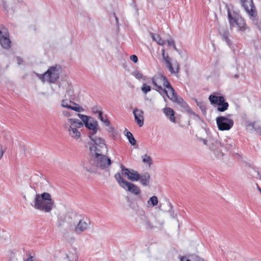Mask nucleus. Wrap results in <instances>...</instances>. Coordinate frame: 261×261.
<instances>
[{"instance_id":"f257e3e1","label":"nucleus","mask_w":261,"mask_h":261,"mask_svg":"<svg viewBox=\"0 0 261 261\" xmlns=\"http://www.w3.org/2000/svg\"><path fill=\"white\" fill-rule=\"evenodd\" d=\"M151 81L155 87L153 89L159 92L165 100L164 95H166L171 101L180 105L188 113L195 115V113L192 111L184 99L178 97L174 88L166 76L162 74L155 75L152 77Z\"/></svg>"},{"instance_id":"f03ea898","label":"nucleus","mask_w":261,"mask_h":261,"mask_svg":"<svg viewBox=\"0 0 261 261\" xmlns=\"http://www.w3.org/2000/svg\"><path fill=\"white\" fill-rule=\"evenodd\" d=\"M33 206L36 210L49 213L54 207V201L49 193L44 192L36 195Z\"/></svg>"},{"instance_id":"7ed1b4c3","label":"nucleus","mask_w":261,"mask_h":261,"mask_svg":"<svg viewBox=\"0 0 261 261\" xmlns=\"http://www.w3.org/2000/svg\"><path fill=\"white\" fill-rule=\"evenodd\" d=\"M226 7L230 30L236 28L238 32H244L247 29V25L244 19L239 13L230 9L227 5H226Z\"/></svg>"},{"instance_id":"20e7f679","label":"nucleus","mask_w":261,"mask_h":261,"mask_svg":"<svg viewBox=\"0 0 261 261\" xmlns=\"http://www.w3.org/2000/svg\"><path fill=\"white\" fill-rule=\"evenodd\" d=\"M102 152H90L91 158L89 164L93 169L100 168L105 169L111 164V160L106 155L102 154Z\"/></svg>"},{"instance_id":"39448f33","label":"nucleus","mask_w":261,"mask_h":261,"mask_svg":"<svg viewBox=\"0 0 261 261\" xmlns=\"http://www.w3.org/2000/svg\"><path fill=\"white\" fill-rule=\"evenodd\" d=\"M114 177L119 186L126 191L136 196L140 195L141 193L140 188L135 184L125 180L121 175V173L117 172L115 174Z\"/></svg>"},{"instance_id":"423d86ee","label":"nucleus","mask_w":261,"mask_h":261,"mask_svg":"<svg viewBox=\"0 0 261 261\" xmlns=\"http://www.w3.org/2000/svg\"><path fill=\"white\" fill-rule=\"evenodd\" d=\"M60 67L55 65L50 67L48 70L42 74H38L37 76L43 82L49 83H55L59 78Z\"/></svg>"},{"instance_id":"0eeeda50","label":"nucleus","mask_w":261,"mask_h":261,"mask_svg":"<svg viewBox=\"0 0 261 261\" xmlns=\"http://www.w3.org/2000/svg\"><path fill=\"white\" fill-rule=\"evenodd\" d=\"M77 115L82 120L83 125L90 131V135H94L97 133L98 123L95 119L81 114H78Z\"/></svg>"},{"instance_id":"6e6552de","label":"nucleus","mask_w":261,"mask_h":261,"mask_svg":"<svg viewBox=\"0 0 261 261\" xmlns=\"http://www.w3.org/2000/svg\"><path fill=\"white\" fill-rule=\"evenodd\" d=\"M215 147H221L224 150L231 152L234 151L236 148V142L231 138L226 137L220 142L216 141L215 144H212L211 148L215 151L216 149Z\"/></svg>"},{"instance_id":"1a4fd4ad","label":"nucleus","mask_w":261,"mask_h":261,"mask_svg":"<svg viewBox=\"0 0 261 261\" xmlns=\"http://www.w3.org/2000/svg\"><path fill=\"white\" fill-rule=\"evenodd\" d=\"M92 143H89L90 152H102V150L107 148L105 140L100 138L89 135Z\"/></svg>"},{"instance_id":"9d476101","label":"nucleus","mask_w":261,"mask_h":261,"mask_svg":"<svg viewBox=\"0 0 261 261\" xmlns=\"http://www.w3.org/2000/svg\"><path fill=\"white\" fill-rule=\"evenodd\" d=\"M208 99L211 103L213 105H217V110L219 112H223L228 109L229 104L225 101L224 97L222 96H215L210 95Z\"/></svg>"},{"instance_id":"9b49d317","label":"nucleus","mask_w":261,"mask_h":261,"mask_svg":"<svg viewBox=\"0 0 261 261\" xmlns=\"http://www.w3.org/2000/svg\"><path fill=\"white\" fill-rule=\"evenodd\" d=\"M218 128L220 130H228L233 125V120L228 117L219 116L216 118Z\"/></svg>"},{"instance_id":"f8f14e48","label":"nucleus","mask_w":261,"mask_h":261,"mask_svg":"<svg viewBox=\"0 0 261 261\" xmlns=\"http://www.w3.org/2000/svg\"><path fill=\"white\" fill-rule=\"evenodd\" d=\"M72 93V91L71 89L68 90L66 91V94L71 96ZM70 99H73L72 97H70ZM61 106L63 108H68L73 110L77 112H84V109L80 107L79 105L72 102L71 100L68 101L67 99H63L61 101Z\"/></svg>"},{"instance_id":"ddd939ff","label":"nucleus","mask_w":261,"mask_h":261,"mask_svg":"<svg viewBox=\"0 0 261 261\" xmlns=\"http://www.w3.org/2000/svg\"><path fill=\"white\" fill-rule=\"evenodd\" d=\"M121 175H124L127 178L132 181H137L139 180L140 174L138 171L132 169L126 168L123 165H120Z\"/></svg>"},{"instance_id":"4468645a","label":"nucleus","mask_w":261,"mask_h":261,"mask_svg":"<svg viewBox=\"0 0 261 261\" xmlns=\"http://www.w3.org/2000/svg\"><path fill=\"white\" fill-rule=\"evenodd\" d=\"M163 63L166 67L169 70V72L172 74H176L179 73L180 70V64L175 60L173 63L171 62V58L168 57H165L163 59Z\"/></svg>"},{"instance_id":"2eb2a0df","label":"nucleus","mask_w":261,"mask_h":261,"mask_svg":"<svg viewBox=\"0 0 261 261\" xmlns=\"http://www.w3.org/2000/svg\"><path fill=\"white\" fill-rule=\"evenodd\" d=\"M0 43L6 49L11 46V42L9 38L8 29L3 25H0Z\"/></svg>"},{"instance_id":"dca6fc26","label":"nucleus","mask_w":261,"mask_h":261,"mask_svg":"<svg viewBox=\"0 0 261 261\" xmlns=\"http://www.w3.org/2000/svg\"><path fill=\"white\" fill-rule=\"evenodd\" d=\"M241 6L250 18H254L257 16L256 9L253 1H241Z\"/></svg>"},{"instance_id":"f3484780","label":"nucleus","mask_w":261,"mask_h":261,"mask_svg":"<svg viewBox=\"0 0 261 261\" xmlns=\"http://www.w3.org/2000/svg\"><path fill=\"white\" fill-rule=\"evenodd\" d=\"M90 225V221L87 218L80 219L74 227V232L78 234L88 229Z\"/></svg>"},{"instance_id":"a211bd4d","label":"nucleus","mask_w":261,"mask_h":261,"mask_svg":"<svg viewBox=\"0 0 261 261\" xmlns=\"http://www.w3.org/2000/svg\"><path fill=\"white\" fill-rule=\"evenodd\" d=\"M219 34L222 39L226 42L229 47L233 48L234 45L230 39L231 36L228 29L226 27H222L220 28Z\"/></svg>"},{"instance_id":"6ab92c4d","label":"nucleus","mask_w":261,"mask_h":261,"mask_svg":"<svg viewBox=\"0 0 261 261\" xmlns=\"http://www.w3.org/2000/svg\"><path fill=\"white\" fill-rule=\"evenodd\" d=\"M135 120L137 124L141 127L144 124V112L142 110L135 108L133 112Z\"/></svg>"},{"instance_id":"aec40b11","label":"nucleus","mask_w":261,"mask_h":261,"mask_svg":"<svg viewBox=\"0 0 261 261\" xmlns=\"http://www.w3.org/2000/svg\"><path fill=\"white\" fill-rule=\"evenodd\" d=\"M71 126V128H80L83 127V123L82 121L77 119L67 118L63 123V127L66 128V124Z\"/></svg>"},{"instance_id":"412c9836","label":"nucleus","mask_w":261,"mask_h":261,"mask_svg":"<svg viewBox=\"0 0 261 261\" xmlns=\"http://www.w3.org/2000/svg\"><path fill=\"white\" fill-rule=\"evenodd\" d=\"M64 129L68 133L69 135L71 137L75 139H78L81 136V133L77 129L78 128H71L68 124H66V128H64Z\"/></svg>"},{"instance_id":"4be33fe9","label":"nucleus","mask_w":261,"mask_h":261,"mask_svg":"<svg viewBox=\"0 0 261 261\" xmlns=\"http://www.w3.org/2000/svg\"><path fill=\"white\" fill-rule=\"evenodd\" d=\"M163 112L165 115L169 118L170 121L174 122L175 118L174 117V111L170 108H165L163 109Z\"/></svg>"},{"instance_id":"5701e85b","label":"nucleus","mask_w":261,"mask_h":261,"mask_svg":"<svg viewBox=\"0 0 261 261\" xmlns=\"http://www.w3.org/2000/svg\"><path fill=\"white\" fill-rule=\"evenodd\" d=\"M150 175L148 173L145 172L143 174H140L139 180L140 182L143 186H147L149 184Z\"/></svg>"},{"instance_id":"b1692460","label":"nucleus","mask_w":261,"mask_h":261,"mask_svg":"<svg viewBox=\"0 0 261 261\" xmlns=\"http://www.w3.org/2000/svg\"><path fill=\"white\" fill-rule=\"evenodd\" d=\"M159 200L156 196H151L147 202V206L148 208L152 207L158 205Z\"/></svg>"},{"instance_id":"393cba45","label":"nucleus","mask_w":261,"mask_h":261,"mask_svg":"<svg viewBox=\"0 0 261 261\" xmlns=\"http://www.w3.org/2000/svg\"><path fill=\"white\" fill-rule=\"evenodd\" d=\"M150 36L152 40L156 42L159 45H164L165 44L166 41L163 40L159 35L154 34L153 33H150Z\"/></svg>"},{"instance_id":"a878e982","label":"nucleus","mask_w":261,"mask_h":261,"mask_svg":"<svg viewBox=\"0 0 261 261\" xmlns=\"http://www.w3.org/2000/svg\"><path fill=\"white\" fill-rule=\"evenodd\" d=\"M98 117L99 120L103 123L106 126H109L110 124V121L108 120L106 115H103L102 112L98 115Z\"/></svg>"},{"instance_id":"bb28decb","label":"nucleus","mask_w":261,"mask_h":261,"mask_svg":"<svg viewBox=\"0 0 261 261\" xmlns=\"http://www.w3.org/2000/svg\"><path fill=\"white\" fill-rule=\"evenodd\" d=\"M125 136L132 145L134 146L136 145V140L134 138L133 134L130 132H126L125 133Z\"/></svg>"},{"instance_id":"cd10ccee","label":"nucleus","mask_w":261,"mask_h":261,"mask_svg":"<svg viewBox=\"0 0 261 261\" xmlns=\"http://www.w3.org/2000/svg\"><path fill=\"white\" fill-rule=\"evenodd\" d=\"M142 161L144 163L147 164L149 167L152 164V159L150 156L145 154L142 156Z\"/></svg>"},{"instance_id":"c85d7f7f","label":"nucleus","mask_w":261,"mask_h":261,"mask_svg":"<svg viewBox=\"0 0 261 261\" xmlns=\"http://www.w3.org/2000/svg\"><path fill=\"white\" fill-rule=\"evenodd\" d=\"M132 75H134L138 80H146V76L143 75L141 72H140L138 70H135L134 71H133L132 72Z\"/></svg>"},{"instance_id":"c756f323","label":"nucleus","mask_w":261,"mask_h":261,"mask_svg":"<svg viewBox=\"0 0 261 261\" xmlns=\"http://www.w3.org/2000/svg\"><path fill=\"white\" fill-rule=\"evenodd\" d=\"M151 89V87L145 83L143 84L141 87V90L144 94H146L148 92L150 91Z\"/></svg>"},{"instance_id":"7c9ffc66","label":"nucleus","mask_w":261,"mask_h":261,"mask_svg":"<svg viewBox=\"0 0 261 261\" xmlns=\"http://www.w3.org/2000/svg\"><path fill=\"white\" fill-rule=\"evenodd\" d=\"M92 111L94 114L98 115L102 112V109L100 107L96 106L92 108Z\"/></svg>"},{"instance_id":"2f4dec72","label":"nucleus","mask_w":261,"mask_h":261,"mask_svg":"<svg viewBox=\"0 0 261 261\" xmlns=\"http://www.w3.org/2000/svg\"><path fill=\"white\" fill-rule=\"evenodd\" d=\"M169 206H170V209L168 210V213L170 214V215L172 218H175V215L174 213V211L172 210V206L171 203L170 202H168Z\"/></svg>"},{"instance_id":"473e14b6","label":"nucleus","mask_w":261,"mask_h":261,"mask_svg":"<svg viewBox=\"0 0 261 261\" xmlns=\"http://www.w3.org/2000/svg\"><path fill=\"white\" fill-rule=\"evenodd\" d=\"M144 223L145 226L148 228H152L153 227V226L152 225L150 221L146 217H145Z\"/></svg>"},{"instance_id":"72a5a7b5","label":"nucleus","mask_w":261,"mask_h":261,"mask_svg":"<svg viewBox=\"0 0 261 261\" xmlns=\"http://www.w3.org/2000/svg\"><path fill=\"white\" fill-rule=\"evenodd\" d=\"M191 261H204V260L197 255H191Z\"/></svg>"},{"instance_id":"f704fd0d","label":"nucleus","mask_w":261,"mask_h":261,"mask_svg":"<svg viewBox=\"0 0 261 261\" xmlns=\"http://www.w3.org/2000/svg\"><path fill=\"white\" fill-rule=\"evenodd\" d=\"M254 123H251L250 124H249L248 125H247V127H251L252 128H254L255 130L260 135H261V128L260 127H257V128H255L254 127Z\"/></svg>"},{"instance_id":"c9c22d12","label":"nucleus","mask_w":261,"mask_h":261,"mask_svg":"<svg viewBox=\"0 0 261 261\" xmlns=\"http://www.w3.org/2000/svg\"><path fill=\"white\" fill-rule=\"evenodd\" d=\"M62 115L68 118H70L69 117L71 116V114L70 112L66 110H64L62 111Z\"/></svg>"},{"instance_id":"e433bc0d","label":"nucleus","mask_w":261,"mask_h":261,"mask_svg":"<svg viewBox=\"0 0 261 261\" xmlns=\"http://www.w3.org/2000/svg\"><path fill=\"white\" fill-rule=\"evenodd\" d=\"M130 59L131 61H132L134 63H137L138 62V57L135 55L130 56Z\"/></svg>"},{"instance_id":"4c0bfd02","label":"nucleus","mask_w":261,"mask_h":261,"mask_svg":"<svg viewBox=\"0 0 261 261\" xmlns=\"http://www.w3.org/2000/svg\"><path fill=\"white\" fill-rule=\"evenodd\" d=\"M180 261H191L190 256L188 257L186 256L181 257Z\"/></svg>"},{"instance_id":"58836bf2","label":"nucleus","mask_w":261,"mask_h":261,"mask_svg":"<svg viewBox=\"0 0 261 261\" xmlns=\"http://www.w3.org/2000/svg\"><path fill=\"white\" fill-rule=\"evenodd\" d=\"M167 42L169 46H173L175 44L174 41L173 39L168 40Z\"/></svg>"},{"instance_id":"ea45409f","label":"nucleus","mask_w":261,"mask_h":261,"mask_svg":"<svg viewBox=\"0 0 261 261\" xmlns=\"http://www.w3.org/2000/svg\"><path fill=\"white\" fill-rule=\"evenodd\" d=\"M162 55L163 57V59L165 58V57H168V54H166L165 50L164 49H162Z\"/></svg>"},{"instance_id":"a19ab883","label":"nucleus","mask_w":261,"mask_h":261,"mask_svg":"<svg viewBox=\"0 0 261 261\" xmlns=\"http://www.w3.org/2000/svg\"><path fill=\"white\" fill-rule=\"evenodd\" d=\"M63 261H72L68 255H66V256L64 258Z\"/></svg>"},{"instance_id":"79ce46f5","label":"nucleus","mask_w":261,"mask_h":261,"mask_svg":"<svg viewBox=\"0 0 261 261\" xmlns=\"http://www.w3.org/2000/svg\"><path fill=\"white\" fill-rule=\"evenodd\" d=\"M16 59H17V61L18 62V64L19 65H20L21 64L22 61L20 57H17L16 58Z\"/></svg>"},{"instance_id":"37998d69","label":"nucleus","mask_w":261,"mask_h":261,"mask_svg":"<svg viewBox=\"0 0 261 261\" xmlns=\"http://www.w3.org/2000/svg\"><path fill=\"white\" fill-rule=\"evenodd\" d=\"M27 261H34L33 257L32 256H30L27 259Z\"/></svg>"},{"instance_id":"c03bdc74","label":"nucleus","mask_w":261,"mask_h":261,"mask_svg":"<svg viewBox=\"0 0 261 261\" xmlns=\"http://www.w3.org/2000/svg\"><path fill=\"white\" fill-rule=\"evenodd\" d=\"M114 16L115 17L116 23H117V24H118V19L117 17L116 16V14L115 13H114Z\"/></svg>"},{"instance_id":"a18cd8bd","label":"nucleus","mask_w":261,"mask_h":261,"mask_svg":"<svg viewBox=\"0 0 261 261\" xmlns=\"http://www.w3.org/2000/svg\"><path fill=\"white\" fill-rule=\"evenodd\" d=\"M173 48H174V50H175L176 51H178V49L176 47V46L174 44L173 46Z\"/></svg>"},{"instance_id":"49530a36","label":"nucleus","mask_w":261,"mask_h":261,"mask_svg":"<svg viewBox=\"0 0 261 261\" xmlns=\"http://www.w3.org/2000/svg\"><path fill=\"white\" fill-rule=\"evenodd\" d=\"M3 155V152L1 151H0V160L1 159V158H2Z\"/></svg>"},{"instance_id":"de8ad7c7","label":"nucleus","mask_w":261,"mask_h":261,"mask_svg":"<svg viewBox=\"0 0 261 261\" xmlns=\"http://www.w3.org/2000/svg\"><path fill=\"white\" fill-rule=\"evenodd\" d=\"M203 142L204 144H206V143H207V141L206 140H203Z\"/></svg>"},{"instance_id":"09e8293b","label":"nucleus","mask_w":261,"mask_h":261,"mask_svg":"<svg viewBox=\"0 0 261 261\" xmlns=\"http://www.w3.org/2000/svg\"><path fill=\"white\" fill-rule=\"evenodd\" d=\"M257 189L258 190H259V191L260 192V194H261V189L260 187H259L258 186H257Z\"/></svg>"},{"instance_id":"8fccbe9b","label":"nucleus","mask_w":261,"mask_h":261,"mask_svg":"<svg viewBox=\"0 0 261 261\" xmlns=\"http://www.w3.org/2000/svg\"><path fill=\"white\" fill-rule=\"evenodd\" d=\"M4 5V7L5 8V9H6V3H5V2L4 3V5Z\"/></svg>"},{"instance_id":"3c124183","label":"nucleus","mask_w":261,"mask_h":261,"mask_svg":"<svg viewBox=\"0 0 261 261\" xmlns=\"http://www.w3.org/2000/svg\"><path fill=\"white\" fill-rule=\"evenodd\" d=\"M218 155H219V154H218ZM220 155L222 156V155H223L222 153H221H221H220Z\"/></svg>"},{"instance_id":"603ef678","label":"nucleus","mask_w":261,"mask_h":261,"mask_svg":"<svg viewBox=\"0 0 261 261\" xmlns=\"http://www.w3.org/2000/svg\"><path fill=\"white\" fill-rule=\"evenodd\" d=\"M238 76V75H236V77H237Z\"/></svg>"},{"instance_id":"864d4df0","label":"nucleus","mask_w":261,"mask_h":261,"mask_svg":"<svg viewBox=\"0 0 261 261\" xmlns=\"http://www.w3.org/2000/svg\"><path fill=\"white\" fill-rule=\"evenodd\" d=\"M260 179H261V176H260Z\"/></svg>"}]
</instances>
